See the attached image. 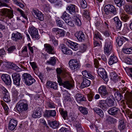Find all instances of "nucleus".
Segmentation results:
<instances>
[{
	"label": "nucleus",
	"instance_id": "f257e3e1",
	"mask_svg": "<svg viewBox=\"0 0 132 132\" xmlns=\"http://www.w3.org/2000/svg\"><path fill=\"white\" fill-rule=\"evenodd\" d=\"M16 107L20 112L26 111L28 109L27 101L24 100H20L17 103Z\"/></svg>",
	"mask_w": 132,
	"mask_h": 132
},
{
	"label": "nucleus",
	"instance_id": "f03ea898",
	"mask_svg": "<svg viewBox=\"0 0 132 132\" xmlns=\"http://www.w3.org/2000/svg\"><path fill=\"white\" fill-rule=\"evenodd\" d=\"M74 21L70 20V19L65 20V22L69 26H73L74 25V22L78 26H80L81 24V23L80 19V17L78 15L74 16L73 17Z\"/></svg>",
	"mask_w": 132,
	"mask_h": 132
},
{
	"label": "nucleus",
	"instance_id": "7ed1b4c3",
	"mask_svg": "<svg viewBox=\"0 0 132 132\" xmlns=\"http://www.w3.org/2000/svg\"><path fill=\"white\" fill-rule=\"evenodd\" d=\"M1 12L3 15L9 19H11L14 16L13 10L11 9H10L7 8H4L1 10Z\"/></svg>",
	"mask_w": 132,
	"mask_h": 132
},
{
	"label": "nucleus",
	"instance_id": "20e7f679",
	"mask_svg": "<svg viewBox=\"0 0 132 132\" xmlns=\"http://www.w3.org/2000/svg\"><path fill=\"white\" fill-rule=\"evenodd\" d=\"M104 11L105 14L107 15L112 14L115 15L117 13L116 10L114 7L111 4L107 5L105 6Z\"/></svg>",
	"mask_w": 132,
	"mask_h": 132
},
{
	"label": "nucleus",
	"instance_id": "39448f33",
	"mask_svg": "<svg viewBox=\"0 0 132 132\" xmlns=\"http://www.w3.org/2000/svg\"><path fill=\"white\" fill-rule=\"evenodd\" d=\"M69 64L70 69L73 71H76L79 68V63L77 60L72 59L69 61Z\"/></svg>",
	"mask_w": 132,
	"mask_h": 132
},
{
	"label": "nucleus",
	"instance_id": "423d86ee",
	"mask_svg": "<svg viewBox=\"0 0 132 132\" xmlns=\"http://www.w3.org/2000/svg\"><path fill=\"white\" fill-rule=\"evenodd\" d=\"M58 82L60 86H62L68 89H70L72 88L73 86L70 82L69 81H63L61 78L58 76Z\"/></svg>",
	"mask_w": 132,
	"mask_h": 132
},
{
	"label": "nucleus",
	"instance_id": "0eeeda50",
	"mask_svg": "<svg viewBox=\"0 0 132 132\" xmlns=\"http://www.w3.org/2000/svg\"><path fill=\"white\" fill-rule=\"evenodd\" d=\"M12 76L13 83L16 86H19L20 85V76L18 73H15L12 74Z\"/></svg>",
	"mask_w": 132,
	"mask_h": 132
},
{
	"label": "nucleus",
	"instance_id": "6e6552de",
	"mask_svg": "<svg viewBox=\"0 0 132 132\" xmlns=\"http://www.w3.org/2000/svg\"><path fill=\"white\" fill-rule=\"evenodd\" d=\"M97 73L98 75L105 81H107L108 78L106 72L104 69L100 68L97 70Z\"/></svg>",
	"mask_w": 132,
	"mask_h": 132
},
{
	"label": "nucleus",
	"instance_id": "1a4fd4ad",
	"mask_svg": "<svg viewBox=\"0 0 132 132\" xmlns=\"http://www.w3.org/2000/svg\"><path fill=\"white\" fill-rule=\"evenodd\" d=\"M99 93L103 98H106L108 96L109 93L107 91L106 87L104 86H102L100 87L98 89Z\"/></svg>",
	"mask_w": 132,
	"mask_h": 132
},
{
	"label": "nucleus",
	"instance_id": "9d476101",
	"mask_svg": "<svg viewBox=\"0 0 132 132\" xmlns=\"http://www.w3.org/2000/svg\"><path fill=\"white\" fill-rule=\"evenodd\" d=\"M65 43L68 46L74 51H77L78 49L79 45L78 43L72 42L68 39L67 40Z\"/></svg>",
	"mask_w": 132,
	"mask_h": 132
},
{
	"label": "nucleus",
	"instance_id": "9b49d317",
	"mask_svg": "<svg viewBox=\"0 0 132 132\" xmlns=\"http://www.w3.org/2000/svg\"><path fill=\"white\" fill-rule=\"evenodd\" d=\"M1 78L5 83L8 86L11 85L12 83L11 79L10 76L8 75L3 74Z\"/></svg>",
	"mask_w": 132,
	"mask_h": 132
},
{
	"label": "nucleus",
	"instance_id": "f8f14e48",
	"mask_svg": "<svg viewBox=\"0 0 132 132\" xmlns=\"http://www.w3.org/2000/svg\"><path fill=\"white\" fill-rule=\"evenodd\" d=\"M59 48L62 52L66 54L72 55V53L71 50L68 48L64 44H61L59 46Z\"/></svg>",
	"mask_w": 132,
	"mask_h": 132
},
{
	"label": "nucleus",
	"instance_id": "ddd939ff",
	"mask_svg": "<svg viewBox=\"0 0 132 132\" xmlns=\"http://www.w3.org/2000/svg\"><path fill=\"white\" fill-rule=\"evenodd\" d=\"M2 92L3 95V100L5 102H8L10 101L9 93L8 90L4 87L2 88Z\"/></svg>",
	"mask_w": 132,
	"mask_h": 132
},
{
	"label": "nucleus",
	"instance_id": "4468645a",
	"mask_svg": "<svg viewBox=\"0 0 132 132\" xmlns=\"http://www.w3.org/2000/svg\"><path fill=\"white\" fill-rule=\"evenodd\" d=\"M112 46L111 43L109 42H106L105 44V47L104 48V51L105 53L109 55L110 54Z\"/></svg>",
	"mask_w": 132,
	"mask_h": 132
},
{
	"label": "nucleus",
	"instance_id": "2eb2a0df",
	"mask_svg": "<svg viewBox=\"0 0 132 132\" xmlns=\"http://www.w3.org/2000/svg\"><path fill=\"white\" fill-rule=\"evenodd\" d=\"M52 31L58 35L59 37H64L66 33L65 31L64 30L58 28H53Z\"/></svg>",
	"mask_w": 132,
	"mask_h": 132
},
{
	"label": "nucleus",
	"instance_id": "dca6fc26",
	"mask_svg": "<svg viewBox=\"0 0 132 132\" xmlns=\"http://www.w3.org/2000/svg\"><path fill=\"white\" fill-rule=\"evenodd\" d=\"M18 124V121L14 119H11L10 120L9 124V129L11 130H14L15 128Z\"/></svg>",
	"mask_w": 132,
	"mask_h": 132
},
{
	"label": "nucleus",
	"instance_id": "f3484780",
	"mask_svg": "<svg viewBox=\"0 0 132 132\" xmlns=\"http://www.w3.org/2000/svg\"><path fill=\"white\" fill-rule=\"evenodd\" d=\"M44 49L49 54H54V47L49 44H44Z\"/></svg>",
	"mask_w": 132,
	"mask_h": 132
},
{
	"label": "nucleus",
	"instance_id": "a211bd4d",
	"mask_svg": "<svg viewBox=\"0 0 132 132\" xmlns=\"http://www.w3.org/2000/svg\"><path fill=\"white\" fill-rule=\"evenodd\" d=\"M98 106L104 111H106L108 109V105L105 100H100Z\"/></svg>",
	"mask_w": 132,
	"mask_h": 132
},
{
	"label": "nucleus",
	"instance_id": "6ab92c4d",
	"mask_svg": "<svg viewBox=\"0 0 132 132\" xmlns=\"http://www.w3.org/2000/svg\"><path fill=\"white\" fill-rule=\"evenodd\" d=\"M76 6L74 5L70 4L68 5L67 7V10L69 11V12L70 14L72 15H75L77 11L76 10Z\"/></svg>",
	"mask_w": 132,
	"mask_h": 132
},
{
	"label": "nucleus",
	"instance_id": "aec40b11",
	"mask_svg": "<svg viewBox=\"0 0 132 132\" xmlns=\"http://www.w3.org/2000/svg\"><path fill=\"white\" fill-rule=\"evenodd\" d=\"M126 40L128 41V39L123 36H119L116 39V42L119 46H121Z\"/></svg>",
	"mask_w": 132,
	"mask_h": 132
},
{
	"label": "nucleus",
	"instance_id": "412c9836",
	"mask_svg": "<svg viewBox=\"0 0 132 132\" xmlns=\"http://www.w3.org/2000/svg\"><path fill=\"white\" fill-rule=\"evenodd\" d=\"M75 36L76 37L79 41L82 42L85 39L84 34L81 31L77 32L75 34Z\"/></svg>",
	"mask_w": 132,
	"mask_h": 132
},
{
	"label": "nucleus",
	"instance_id": "4be33fe9",
	"mask_svg": "<svg viewBox=\"0 0 132 132\" xmlns=\"http://www.w3.org/2000/svg\"><path fill=\"white\" fill-rule=\"evenodd\" d=\"M12 39L14 41H17L21 39L22 38L21 34L18 32H17L16 33H12Z\"/></svg>",
	"mask_w": 132,
	"mask_h": 132
},
{
	"label": "nucleus",
	"instance_id": "5701e85b",
	"mask_svg": "<svg viewBox=\"0 0 132 132\" xmlns=\"http://www.w3.org/2000/svg\"><path fill=\"white\" fill-rule=\"evenodd\" d=\"M46 87L47 88H51L55 90L57 89V86L56 83L51 81H48L46 83Z\"/></svg>",
	"mask_w": 132,
	"mask_h": 132
},
{
	"label": "nucleus",
	"instance_id": "b1692460",
	"mask_svg": "<svg viewBox=\"0 0 132 132\" xmlns=\"http://www.w3.org/2000/svg\"><path fill=\"white\" fill-rule=\"evenodd\" d=\"M110 76L111 79L114 82H117L119 80H120V77L118 76L114 72H111Z\"/></svg>",
	"mask_w": 132,
	"mask_h": 132
},
{
	"label": "nucleus",
	"instance_id": "393cba45",
	"mask_svg": "<svg viewBox=\"0 0 132 132\" xmlns=\"http://www.w3.org/2000/svg\"><path fill=\"white\" fill-rule=\"evenodd\" d=\"M127 98L128 100L127 104L129 108H132V91L130 93H128L127 96Z\"/></svg>",
	"mask_w": 132,
	"mask_h": 132
},
{
	"label": "nucleus",
	"instance_id": "a878e982",
	"mask_svg": "<svg viewBox=\"0 0 132 132\" xmlns=\"http://www.w3.org/2000/svg\"><path fill=\"white\" fill-rule=\"evenodd\" d=\"M48 123L50 127L53 129H56L58 128L59 126V122L56 121H48Z\"/></svg>",
	"mask_w": 132,
	"mask_h": 132
},
{
	"label": "nucleus",
	"instance_id": "bb28decb",
	"mask_svg": "<svg viewBox=\"0 0 132 132\" xmlns=\"http://www.w3.org/2000/svg\"><path fill=\"white\" fill-rule=\"evenodd\" d=\"M82 82L81 84L83 87H88L90 84V81L86 78L82 77Z\"/></svg>",
	"mask_w": 132,
	"mask_h": 132
},
{
	"label": "nucleus",
	"instance_id": "cd10ccee",
	"mask_svg": "<svg viewBox=\"0 0 132 132\" xmlns=\"http://www.w3.org/2000/svg\"><path fill=\"white\" fill-rule=\"evenodd\" d=\"M73 124L74 126L77 128V132H82V129L79 121L77 120L75 121Z\"/></svg>",
	"mask_w": 132,
	"mask_h": 132
},
{
	"label": "nucleus",
	"instance_id": "c85d7f7f",
	"mask_svg": "<svg viewBox=\"0 0 132 132\" xmlns=\"http://www.w3.org/2000/svg\"><path fill=\"white\" fill-rule=\"evenodd\" d=\"M118 110V109L117 108L114 107L110 108L108 112L110 115H116L117 114Z\"/></svg>",
	"mask_w": 132,
	"mask_h": 132
},
{
	"label": "nucleus",
	"instance_id": "c756f323",
	"mask_svg": "<svg viewBox=\"0 0 132 132\" xmlns=\"http://www.w3.org/2000/svg\"><path fill=\"white\" fill-rule=\"evenodd\" d=\"M118 61V59L116 56L114 55L111 56L108 63L109 65H111L117 62Z\"/></svg>",
	"mask_w": 132,
	"mask_h": 132
},
{
	"label": "nucleus",
	"instance_id": "7c9ffc66",
	"mask_svg": "<svg viewBox=\"0 0 132 132\" xmlns=\"http://www.w3.org/2000/svg\"><path fill=\"white\" fill-rule=\"evenodd\" d=\"M82 74L84 76L91 79H94V77L89 72H88L87 71L85 70L82 72Z\"/></svg>",
	"mask_w": 132,
	"mask_h": 132
},
{
	"label": "nucleus",
	"instance_id": "2f4dec72",
	"mask_svg": "<svg viewBox=\"0 0 132 132\" xmlns=\"http://www.w3.org/2000/svg\"><path fill=\"white\" fill-rule=\"evenodd\" d=\"M125 127V123L124 120L122 119L120 120L119 121V124L118 128L120 130L124 129Z\"/></svg>",
	"mask_w": 132,
	"mask_h": 132
},
{
	"label": "nucleus",
	"instance_id": "473e14b6",
	"mask_svg": "<svg viewBox=\"0 0 132 132\" xmlns=\"http://www.w3.org/2000/svg\"><path fill=\"white\" fill-rule=\"evenodd\" d=\"M56 111L54 110H46L44 116H56Z\"/></svg>",
	"mask_w": 132,
	"mask_h": 132
},
{
	"label": "nucleus",
	"instance_id": "72a5a7b5",
	"mask_svg": "<svg viewBox=\"0 0 132 132\" xmlns=\"http://www.w3.org/2000/svg\"><path fill=\"white\" fill-rule=\"evenodd\" d=\"M76 98L78 101H85V98L84 96L81 94H77L76 95Z\"/></svg>",
	"mask_w": 132,
	"mask_h": 132
},
{
	"label": "nucleus",
	"instance_id": "f704fd0d",
	"mask_svg": "<svg viewBox=\"0 0 132 132\" xmlns=\"http://www.w3.org/2000/svg\"><path fill=\"white\" fill-rule=\"evenodd\" d=\"M125 11L128 13L132 14V5H126L124 7Z\"/></svg>",
	"mask_w": 132,
	"mask_h": 132
},
{
	"label": "nucleus",
	"instance_id": "c9c22d12",
	"mask_svg": "<svg viewBox=\"0 0 132 132\" xmlns=\"http://www.w3.org/2000/svg\"><path fill=\"white\" fill-rule=\"evenodd\" d=\"M114 2L117 6L121 7L124 5L125 2L123 0H114Z\"/></svg>",
	"mask_w": 132,
	"mask_h": 132
},
{
	"label": "nucleus",
	"instance_id": "e433bc0d",
	"mask_svg": "<svg viewBox=\"0 0 132 132\" xmlns=\"http://www.w3.org/2000/svg\"><path fill=\"white\" fill-rule=\"evenodd\" d=\"M95 112L99 116L103 115V112L102 110L100 109L97 108H95L93 109Z\"/></svg>",
	"mask_w": 132,
	"mask_h": 132
},
{
	"label": "nucleus",
	"instance_id": "4c0bfd02",
	"mask_svg": "<svg viewBox=\"0 0 132 132\" xmlns=\"http://www.w3.org/2000/svg\"><path fill=\"white\" fill-rule=\"evenodd\" d=\"M56 59L54 57H51L49 61L46 62V63L48 64L53 65H55L56 63Z\"/></svg>",
	"mask_w": 132,
	"mask_h": 132
},
{
	"label": "nucleus",
	"instance_id": "58836bf2",
	"mask_svg": "<svg viewBox=\"0 0 132 132\" xmlns=\"http://www.w3.org/2000/svg\"><path fill=\"white\" fill-rule=\"evenodd\" d=\"M32 77L28 73H24L23 75V78L24 80L25 81V82L29 80V79H31Z\"/></svg>",
	"mask_w": 132,
	"mask_h": 132
},
{
	"label": "nucleus",
	"instance_id": "ea45409f",
	"mask_svg": "<svg viewBox=\"0 0 132 132\" xmlns=\"http://www.w3.org/2000/svg\"><path fill=\"white\" fill-rule=\"evenodd\" d=\"M79 109L80 112L84 115L87 114L88 113V111L87 109L82 106L79 107Z\"/></svg>",
	"mask_w": 132,
	"mask_h": 132
},
{
	"label": "nucleus",
	"instance_id": "a19ab883",
	"mask_svg": "<svg viewBox=\"0 0 132 132\" xmlns=\"http://www.w3.org/2000/svg\"><path fill=\"white\" fill-rule=\"evenodd\" d=\"M115 97L118 101H120L122 98L123 96L119 92H116L114 94Z\"/></svg>",
	"mask_w": 132,
	"mask_h": 132
},
{
	"label": "nucleus",
	"instance_id": "79ce46f5",
	"mask_svg": "<svg viewBox=\"0 0 132 132\" xmlns=\"http://www.w3.org/2000/svg\"><path fill=\"white\" fill-rule=\"evenodd\" d=\"M9 2V0H1L0 1V7L1 6L7 7L8 5L6 4Z\"/></svg>",
	"mask_w": 132,
	"mask_h": 132
},
{
	"label": "nucleus",
	"instance_id": "37998d69",
	"mask_svg": "<svg viewBox=\"0 0 132 132\" xmlns=\"http://www.w3.org/2000/svg\"><path fill=\"white\" fill-rule=\"evenodd\" d=\"M37 31V30L32 26H31L28 29V32L30 35L36 32Z\"/></svg>",
	"mask_w": 132,
	"mask_h": 132
},
{
	"label": "nucleus",
	"instance_id": "c03bdc74",
	"mask_svg": "<svg viewBox=\"0 0 132 132\" xmlns=\"http://www.w3.org/2000/svg\"><path fill=\"white\" fill-rule=\"evenodd\" d=\"M98 38H99L100 40H103L102 38L101 37L100 33L98 32H96L94 36V40H95Z\"/></svg>",
	"mask_w": 132,
	"mask_h": 132
},
{
	"label": "nucleus",
	"instance_id": "a18cd8bd",
	"mask_svg": "<svg viewBox=\"0 0 132 132\" xmlns=\"http://www.w3.org/2000/svg\"><path fill=\"white\" fill-rule=\"evenodd\" d=\"M123 51L126 54H129L132 53V49L130 48H123Z\"/></svg>",
	"mask_w": 132,
	"mask_h": 132
},
{
	"label": "nucleus",
	"instance_id": "49530a36",
	"mask_svg": "<svg viewBox=\"0 0 132 132\" xmlns=\"http://www.w3.org/2000/svg\"><path fill=\"white\" fill-rule=\"evenodd\" d=\"M83 14V16L85 18H88L89 17V12L88 10H84Z\"/></svg>",
	"mask_w": 132,
	"mask_h": 132
},
{
	"label": "nucleus",
	"instance_id": "de8ad7c7",
	"mask_svg": "<svg viewBox=\"0 0 132 132\" xmlns=\"http://www.w3.org/2000/svg\"><path fill=\"white\" fill-rule=\"evenodd\" d=\"M35 81V79L32 77L29 80H27L25 83L26 85H30L34 82Z\"/></svg>",
	"mask_w": 132,
	"mask_h": 132
},
{
	"label": "nucleus",
	"instance_id": "09e8293b",
	"mask_svg": "<svg viewBox=\"0 0 132 132\" xmlns=\"http://www.w3.org/2000/svg\"><path fill=\"white\" fill-rule=\"evenodd\" d=\"M59 112L62 116H67V112L62 108H60Z\"/></svg>",
	"mask_w": 132,
	"mask_h": 132
},
{
	"label": "nucleus",
	"instance_id": "8fccbe9b",
	"mask_svg": "<svg viewBox=\"0 0 132 132\" xmlns=\"http://www.w3.org/2000/svg\"><path fill=\"white\" fill-rule=\"evenodd\" d=\"M69 15L65 11H64L63 14L61 17V18L63 19L65 21V20H68L69 19Z\"/></svg>",
	"mask_w": 132,
	"mask_h": 132
},
{
	"label": "nucleus",
	"instance_id": "3c124183",
	"mask_svg": "<svg viewBox=\"0 0 132 132\" xmlns=\"http://www.w3.org/2000/svg\"><path fill=\"white\" fill-rule=\"evenodd\" d=\"M107 104L108 105V106H116V104L114 103V101L111 99H109L108 100V103Z\"/></svg>",
	"mask_w": 132,
	"mask_h": 132
},
{
	"label": "nucleus",
	"instance_id": "603ef678",
	"mask_svg": "<svg viewBox=\"0 0 132 132\" xmlns=\"http://www.w3.org/2000/svg\"><path fill=\"white\" fill-rule=\"evenodd\" d=\"M37 9H32V13L33 15L34 16V17L36 18V16L38 15V13L40 12Z\"/></svg>",
	"mask_w": 132,
	"mask_h": 132
},
{
	"label": "nucleus",
	"instance_id": "864d4df0",
	"mask_svg": "<svg viewBox=\"0 0 132 132\" xmlns=\"http://www.w3.org/2000/svg\"><path fill=\"white\" fill-rule=\"evenodd\" d=\"M56 23L57 26L63 27L64 23L62 20L58 19L57 20H56Z\"/></svg>",
	"mask_w": 132,
	"mask_h": 132
},
{
	"label": "nucleus",
	"instance_id": "5fc2aeb1",
	"mask_svg": "<svg viewBox=\"0 0 132 132\" xmlns=\"http://www.w3.org/2000/svg\"><path fill=\"white\" fill-rule=\"evenodd\" d=\"M17 10L18 11L20 12V14L21 16L24 18L25 19L27 20L28 19L27 17L26 16V15L24 13V12L22 10L18 8Z\"/></svg>",
	"mask_w": 132,
	"mask_h": 132
},
{
	"label": "nucleus",
	"instance_id": "6e6d98bb",
	"mask_svg": "<svg viewBox=\"0 0 132 132\" xmlns=\"http://www.w3.org/2000/svg\"><path fill=\"white\" fill-rule=\"evenodd\" d=\"M32 38H35L36 39H39L40 38V36H39L38 31L30 35Z\"/></svg>",
	"mask_w": 132,
	"mask_h": 132
},
{
	"label": "nucleus",
	"instance_id": "4d7b16f0",
	"mask_svg": "<svg viewBox=\"0 0 132 132\" xmlns=\"http://www.w3.org/2000/svg\"><path fill=\"white\" fill-rule=\"evenodd\" d=\"M38 19L40 21H43L44 20V17L42 13L40 12L39 13H38V15L36 16V18Z\"/></svg>",
	"mask_w": 132,
	"mask_h": 132
},
{
	"label": "nucleus",
	"instance_id": "13d9d810",
	"mask_svg": "<svg viewBox=\"0 0 132 132\" xmlns=\"http://www.w3.org/2000/svg\"><path fill=\"white\" fill-rule=\"evenodd\" d=\"M2 105L4 108V109L5 110L6 115H7L8 114V110H9V108L7 106V105L5 103H2Z\"/></svg>",
	"mask_w": 132,
	"mask_h": 132
},
{
	"label": "nucleus",
	"instance_id": "bf43d9fd",
	"mask_svg": "<svg viewBox=\"0 0 132 132\" xmlns=\"http://www.w3.org/2000/svg\"><path fill=\"white\" fill-rule=\"evenodd\" d=\"M13 1L14 3L19 6L20 7L23 8L24 7V5L23 4L18 2L16 0H13Z\"/></svg>",
	"mask_w": 132,
	"mask_h": 132
},
{
	"label": "nucleus",
	"instance_id": "052dcab7",
	"mask_svg": "<svg viewBox=\"0 0 132 132\" xmlns=\"http://www.w3.org/2000/svg\"><path fill=\"white\" fill-rule=\"evenodd\" d=\"M81 7L82 9H85L87 7V4L85 1L80 2Z\"/></svg>",
	"mask_w": 132,
	"mask_h": 132
},
{
	"label": "nucleus",
	"instance_id": "680f3d73",
	"mask_svg": "<svg viewBox=\"0 0 132 132\" xmlns=\"http://www.w3.org/2000/svg\"><path fill=\"white\" fill-rule=\"evenodd\" d=\"M12 95L13 96L15 97L18 95V93L15 88H13L12 89Z\"/></svg>",
	"mask_w": 132,
	"mask_h": 132
},
{
	"label": "nucleus",
	"instance_id": "e2e57ef3",
	"mask_svg": "<svg viewBox=\"0 0 132 132\" xmlns=\"http://www.w3.org/2000/svg\"><path fill=\"white\" fill-rule=\"evenodd\" d=\"M107 120L110 122L111 123H114L116 122V121L115 119L112 117L110 116H109L107 119Z\"/></svg>",
	"mask_w": 132,
	"mask_h": 132
},
{
	"label": "nucleus",
	"instance_id": "0e129e2a",
	"mask_svg": "<svg viewBox=\"0 0 132 132\" xmlns=\"http://www.w3.org/2000/svg\"><path fill=\"white\" fill-rule=\"evenodd\" d=\"M129 18V17L128 15L126 14H124L123 15L122 17V20L125 22L126 21L128 20Z\"/></svg>",
	"mask_w": 132,
	"mask_h": 132
},
{
	"label": "nucleus",
	"instance_id": "69168bd1",
	"mask_svg": "<svg viewBox=\"0 0 132 132\" xmlns=\"http://www.w3.org/2000/svg\"><path fill=\"white\" fill-rule=\"evenodd\" d=\"M9 68L13 69V70H16L18 68V67L15 64L13 63H11L9 64Z\"/></svg>",
	"mask_w": 132,
	"mask_h": 132
},
{
	"label": "nucleus",
	"instance_id": "338daca9",
	"mask_svg": "<svg viewBox=\"0 0 132 132\" xmlns=\"http://www.w3.org/2000/svg\"><path fill=\"white\" fill-rule=\"evenodd\" d=\"M16 49L15 46H13L10 47L7 49V51L8 53H11Z\"/></svg>",
	"mask_w": 132,
	"mask_h": 132
},
{
	"label": "nucleus",
	"instance_id": "774afa93",
	"mask_svg": "<svg viewBox=\"0 0 132 132\" xmlns=\"http://www.w3.org/2000/svg\"><path fill=\"white\" fill-rule=\"evenodd\" d=\"M56 71L57 73V77L58 79V76H59L60 78H61L60 75L62 73V70L60 68H58L56 69Z\"/></svg>",
	"mask_w": 132,
	"mask_h": 132
}]
</instances>
